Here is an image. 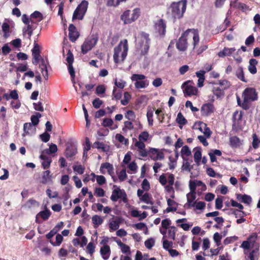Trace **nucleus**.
<instances>
[{
  "label": "nucleus",
  "instance_id": "nucleus-37",
  "mask_svg": "<svg viewBox=\"0 0 260 260\" xmlns=\"http://www.w3.org/2000/svg\"><path fill=\"white\" fill-rule=\"evenodd\" d=\"M116 242L123 253H130V248L128 245L123 243L120 240H117Z\"/></svg>",
  "mask_w": 260,
  "mask_h": 260
},
{
  "label": "nucleus",
  "instance_id": "nucleus-46",
  "mask_svg": "<svg viewBox=\"0 0 260 260\" xmlns=\"http://www.w3.org/2000/svg\"><path fill=\"white\" fill-rule=\"evenodd\" d=\"M41 116L42 115L40 113H37L36 115H32L30 118L31 121V123L34 126L38 125L39 122V118L41 117Z\"/></svg>",
  "mask_w": 260,
  "mask_h": 260
},
{
  "label": "nucleus",
  "instance_id": "nucleus-12",
  "mask_svg": "<svg viewBox=\"0 0 260 260\" xmlns=\"http://www.w3.org/2000/svg\"><path fill=\"white\" fill-rule=\"evenodd\" d=\"M214 111V107L211 103H206L203 104L201 108L202 115L207 117Z\"/></svg>",
  "mask_w": 260,
  "mask_h": 260
},
{
  "label": "nucleus",
  "instance_id": "nucleus-20",
  "mask_svg": "<svg viewBox=\"0 0 260 260\" xmlns=\"http://www.w3.org/2000/svg\"><path fill=\"white\" fill-rule=\"evenodd\" d=\"M236 199L240 202L249 205L252 202V198L247 194H236Z\"/></svg>",
  "mask_w": 260,
  "mask_h": 260
},
{
  "label": "nucleus",
  "instance_id": "nucleus-24",
  "mask_svg": "<svg viewBox=\"0 0 260 260\" xmlns=\"http://www.w3.org/2000/svg\"><path fill=\"white\" fill-rule=\"evenodd\" d=\"M49 170L43 171L42 174V179L40 182L43 184H46L49 181L51 180L52 175L50 174Z\"/></svg>",
  "mask_w": 260,
  "mask_h": 260
},
{
  "label": "nucleus",
  "instance_id": "nucleus-28",
  "mask_svg": "<svg viewBox=\"0 0 260 260\" xmlns=\"http://www.w3.org/2000/svg\"><path fill=\"white\" fill-rule=\"evenodd\" d=\"M230 145L232 148H238L242 145V142L238 137L233 136L230 138Z\"/></svg>",
  "mask_w": 260,
  "mask_h": 260
},
{
  "label": "nucleus",
  "instance_id": "nucleus-26",
  "mask_svg": "<svg viewBox=\"0 0 260 260\" xmlns=\"http://www.w3.org/2000/svg\"><path fill=\"white\" fill-rule=\"evenodd\" d=\"M91 221L94 229H97L104 222V220L101 216L98 215H93L91 217Z\"/></svg>",
  "mask_w": 260,
  "mask_h": 260
},
{
  "label": "nucleus",
  "instance_id": "nucleus-33",
  "mask_svg": "<svg viewBox=\"0 0 260 260\" xmlns=\"http://www.w3.org/2000/svg\"><path fill=\"white\" fill-rule=\"evenodd\" d=\"M93 148H96L98 149H102L103 152H107L109 151V146H107L103 142L96 141L93 144Z\"/></svg>",
  "mask_w": 260,
  "mask_h": 260
},
{
  "label": "nucleus",
  "instance_id": "nucleus-47",
  "mask_svg": "<svg viewBox=\"0 0 260 260\" xmlns=\"http://www.w3.org/2000/svg\"><path fill=\"white\" fill-rule=\"evenodd\" d=\"M253 141L252 142V145L254 149H257L259 147L260 143V140L258 138L256 134H253L252 135Z\"/></svg>",
  "mask_w": 260,
  "mask_h": 260
},
{
  "label": "nucleus",
  "instance_id": "nucleus-45",
  "mask_svg": "<svg viewBox=\"0 0 260 260\" xmlns=\"http://www.w3.org/2000/svg\"><path fill=\"white\" fill-rule=\"evenodd\" d=\"M231 6L240 10H244L247 8L246 5L244 3L238 2L237 1L234 2L233 3H231Z\"/></svg>",
  "mask_w": 260,
  "mask_h": 260
},
{
  "label": "nucleus",
  "instance_id": "nucleus-10",
  "mask_svg": "<svg viewBox=\"0 0 260 260\" xmlns=\"http://www.w3.org/2000/svg\"><path fill=\"white\" fill-rule=\"evenodd\" d=\"M192 82L188 81L185 82L182 85V88L183 89V92L185 95L188 96H191L196 95L197 93L198 89L196 87L193 86L190 83Z\"/></svg>",
  "mask_w": 260,
  "mask_h": 260
},
{
  "label": "nucleus",
  "instance_id": "nucleus-34",
  "mask_svg": "<svg viewBox=\"0 0 260 260\" xmlns=\"http://www.w3.org/2000/svg\"><path fill=\"white\" fill-rule=\"evenodd\" d=\"M34 23H31L30 24H28L27 26V28L26 29H23V35H25V34H27L28 35V39L30 40H31V37L32 35V31L34 30L35 29L36 26H34Z\"/></svg>",
  "mask_w": 260,
  "mask_h": 260
},
{
  "label": "nucleus",
  "instance_id": "nucleus-27",
  "mask_svg": "<svg viewBox=\"0 0 260 260\" xmlns=\"http://www.w3.org/2000/svg\"><path fill=\"white\" fill-rule=\"evenodd\" d=\"M40 68H41V73L44 76V78L46 80H48V73L47 67V63L45 62L44 58H42V60L41 63L39 65Z\"/></svg>",
  "mask_w": 260,
  "mask_h": 260
},
{
  "label": "nucleus",
  "instance_id": "nucleus-51",
  "mask_svg": "<svg viewBox=\"0 0 260 260\" xmlns=\"http://www.w3.org/2000/svg\"><path fill=\"white\" fill-rule=\"evenodd\" d=\"M131 98V95L128 92H125L124 93V99L121 100V103L123 106H126L128 103L129 100Z\"/></svg>",
  "mask_w": 260,
  "mask_h": 260
},
{
  "label": "nucleus",
  "instance_id": "nucleus-44",
  "mask_svg": "<svg viewBox=\"0 0 260 260\" xmlns=\"http://www.w3.org/2000/svg\"><path fill=\"white\" fill-rule=\"evenodd\" d=\"M2 30L4 33V37L7 38L10 36V25L8 23L4 22L3 24Z\"/></svg>",
  "mask_w": 260,
  "mask_h": 260
},
{
  "label": "nucleus",
  "instance_id": "nucleus-17",
  "mask_svg": "<svg viewBox=\"0 0 260 260\" xmlns=\"http://www.w3.org/2000/svg\"><path fill=\"white\" fill-rule=\"evenodd\" d=\"M186 196L187 203L185 205L184 207L187 208L194 207L196 204V202L194 201L196 199V193H188Z\"/></svg>",
  "mask_w": 260,
  "mask_h": 260
},
{
  "label": "nucleus",
  "instance_id": "nucleus-30",
  "mask_svg": "<svg viewBox=\"0 0 260 260\" xmlns=\"http://www.w3.org/2000/svg\"><path fill=\"white\" fill-rule=\"evenodd\" d=\"M249 64L248 66V70L250 73L252 74H254L257 72V69L256 68V66L257 65L258 62L254 58H251L249 60Z\"/></svg>",
  "mask_w": 260,
  "mask_h": 260
},
{
  "label": "nucleus",
  "instance_id": "nucleus-39",
  "mask_svg": "<svg viewBox=\"0 0 260 260\" xmlns=\"http://www.w3.org/2000/svg\"><path fill=\"white\" fill-rule=\"evenodd\" d=\"M120 223V222L119 220H115L110 222L109 223L110 232L117 230L119 227Z\"/></svg>",
  "mask_w": 260,
  "mask_h": 260
},
{
  "label": "nucleus",
  "instance_id": "nucleus-35",
  "mask_svg": "<svg viewBox=\"0 0 260 260\" xmlns=\"http://www.w3.org/2000/svg\"><path fill=\"white\" fill-rule=\"evenodd\" d=\"M194 153L193 157L194 161L199 164L202 158V152L200 147H196L194 149Z\"/></svg>",
  "mask_w": 260,
  "mask_h": 260
},
{
  "label": "nucleus",
  "instance_id": "nucleus-64",
  "mask_svg": "<svg viewBox=\"0 0 260 260\" xmlns=\"http://www.w3.org/2000/svg\"><path fill=\"white\" fill-rule=\"evenodd\" d=\"M222 239V236L219 234L218 233H215L213 235V240L214 242L216 243L217 246H219L220 245L221 240Z\"/></svg>",
  "mask_w": 260,
  "mask_h": 260
},
{
  "label": "nucleus",
  "instance_id": "nucleus-15",
  "mask_svg": "<svg viewBox=\"0 0 260 260\" xmlns=\"http://www.w3.org/2000/svg\"><path fill=\"white\" fill-rule=\"evenodd\" d=\"M77 153V150L76 147L74 145L70 144L67 147L64 154L66 157L71 160L73 159V157Z\"/></svg>",
  "mask_w": 260,
  "mask_h": 260
},
{
  "label": "nucleus",
  "instance_id": "nucleus-43",
  "mask_svg": "<svg viewBox=\"0 0 260 260\" xmlns=\"http://www.w3.org/2000/svg\"><path fill=\"white\" fill-rule=\"evenodd\" d=\"M257 237L258 235L256 233H253L250 235H249L247 238V240L251 245L252 247L254 246V243H255L257 239Z\"/></svg>",
  "mask_w": 260,
  "mask_h": 260
},
{
  "label": "nucleus",
  "instance_id": "nucleus-57",
  "mask_svg": "<svg viewBox=\"0 0 260 260\" xmlns=\"http://www.w3.org/2000/svg\"><path fill=\"white\" fill-rule=\"evenodd\" d=\"M74 58L73 53L70 50H69L67 54L66 61L68 62V64H73Z\"/></svg>",
  "mask_w": 260,
  "mask_h": 260
},
{
  "label": "nucleus",
  "instance_id": "nucleus-18",
  "mask_svg": "<svg viewBox=\"0 0 260 260\" xmlns=\"http://www.w3.org/2000/svg\"><path fill=\"white\" fill-rule=\"evenodd\" d=\"M100 253L102 258L105 259H108L111 254V249L109 245H104L100 249Z\"/></svg>",
  "mask_w": 260,
  "mask_h": 260
},
{
  "label": "nucleus",
  "instance_id": "nucleus-56",
  "mask_svg": "<svg viewBox=\"0 0 260 260\" xmlns=\"http://www.w3.org/2000/svg\"><path fill=\"white\" fill-rule=\"evenodd\" d=\"M91 145L89 139L86 137L85 138V145L84 148L83 156L87 155V152L90 149Z\"/></svg>",
  "mask_w": 260,
  "mask_h": 260
},
{
  "label": "nucleus",
  "instance_id": "nucleus-1",
  "mask_svg": "<svg viewBox=\"0 0 260 260\" xmlns=\"http://www.w3.org/2000/svg\"><path fill=\"white\" fill-rule=\"evenodd\" d=\"M192 39L193 49H196L199 44L200 38L198 31L194 29H188L181 34V37L176 42V48L180 51H185L188 47L187 41Z\"/></svg>",
  "mask_w": 260,
  "mask_h": 260
},
{
  "label": "nucleus",
  "instance_id": "nucleus-58",
  "mask_svg": "<svg viewBox=\"0 0 260 260\" xmlns=\"http://www.w3.org/2000/svg\"><path fill=\"white\" fill-rule=\"evenodd\" d=\"M208 48V46L206 44H202L199 47H197V45L196 46V49H193L196 50L197 53L199 55L202 53L204 51H205Z\"/></svg>",
  "mask_w": 260,
  "mask_h": 260
},
{
  "label": "nucleus",
  "instance_id": "nucleus-59",
  "mask_svg": "<svg viewBox=\"0 0 260 260\" xmlns=\"http://www.w3.org/2000/svg\"><path fill=\"white\" fill-rule=\"evenodd\" d=\"M125 117L129 120H134L136 118V115L133 111L128 110L125 114Z\"/></svg>",
  "mask_w": 260,
  "mask_h": 260
},
{
  "label": "nucleus",
  "instance_id": "nucleus-6",
  "mask_svg": "<svg viewBox=\"0 0 260 260\" xmlns=\"http://www.w3.org/2000/svg\"><path fill=\"white\" fill-rule=\"evenodd\" d=\"M143 74H133L131 79L132 81H135V86L137 89L144 88L149 85V81Z\"/></svg>",
  "mask_w": 260,
  "mask_h": 260
},
{
  "label": "nucleus",
  "instance_id": "nucleus-62",
  "mask_svg": "<svg viewBox=\"0 0 260 260\" xmlns=\"http://www.w3.org/2000/svg\"><path fill=\"white\" fill-rule=\"evenodd\" d=\"M73 169L75 172L79 174H83L84 172L85 168L82 165L73 166Z\"/></svg>",
  "mask_w": 260,
  "mask_h": 260
},
{
  "label": "nucleus",
  "instance_id": "nucleus-49",
  "mask_svg": "<svg viewBox=\"0 0 260 260\" xmlns=\"http://www.w3.org/2000/svg\"><path fill=\"white\" fill-rule=\"evenodd\" d=\"M181 156L183 157L184 155L189 156L191 155V151L188 146L185 145L182 147L181 151Z\"/></svg>",
  "mask_w": 260,
  "mask_h": 260
},
{
  "label": "nucleus",
  "instance_id": "nucleus-54",
  "mask_svg": "<svg viewBox=\"0 0 260 260\" xmlns=\"http://www.w3.org/2000/svg\"><path fill=\"white\" fill-rule=\"evenodd\" d=\"M62 240H63V237L61 235L58 234L56 236V242H52L51 241H50V242L53 246H59L61 244Z\"/></svg>",
  "mask_w": 260,
  "mask_h": 260
},
{
  "label": "nucleus",
  "instance_id": "nucleus-55",
  "mask_svg": "<svg viewBox=\"0 0 260 260\" xmlns=\"http://www.w3.org/2000/svg\"><path fill=\"white\" fill-rule=\"evenodd\" d=\"M147 118L148 122V124L149 125L151 126L153 125V111L151 110H149L147 111Z\"/></svg>",
  "mask_w": 260,
  "mask_h": 260
},
{
  "label": "nucleus",
  "instance_id": "nucleus-32",
  "mask_svg": "<svg viewBox=\"0 0 260 260\" xmlns=\"http://www.w3.org/2000/svg\"><path fill=\"white\" fill-rule=\"evenodd\" d=\"M140 199L146 204H149L151 205L154 204L152 196L148 192H145Z\"/></svg>",
  "mask_w": 260,
  "mask_h": 260
},
{
  "label": "nucleus",
  "instance_id": "nucleus-16",
  "mask_svg": "<svg viewBox=\"0 0 260 260\" xmlns=\"http://www.w3.org/2000/svg\"><path fill=\"white\" fill-rule=\"evenodd\" d=\"M155 28L160 35H164L166 32V24L162 19H160L155 23Z\"/></svg>",
  "mask_w": 260,
  "mask_h": 260
},
{
  "label": "nucleus",
  "instance_id": "nucleus-8",
  "mask_svg": "<svg viewBox=\"0 0 260 260\" xmlns=\"http://www.w3.org/2000/svg\"><path fill=\"white\" fill-rule=\"evenodd\" d=\"M115 189L112 191V195L110 197L111 200L113 202H116L119 199H121L122 201L126 203L127 202V194L124 189H121L116 185H114Z\"/></svg>",
  "mask_w": 260,
  "mask_h": 260
},
{
  "label": "nucleus",
  "instance_id": "nucleus-40",
  "mask_svg": "<svg viewBox=\"0 0 260 260\" xmlns=\"http://www.w3.org/2000/svg\"><path fill=\"white\" fill-rule=\"evenodd\" d=\"M177 231V228L175 226H171L170 227V229L168 231V238L175 240L176 233Z\"/></svg>",
  "mask_w": 260,
  "mask_h": 260
},
{
  "label": "nucleus",
  "instance_id": "nucleus-7",
  "mask_svg": "<svg viewBox=\"0 0 260 260\" xmlns=\"http://www.w3.org/2000/svg\"><path fill=\"white\" fill-rule=\"evenodd\" d=\"M99 38L97 35H92L90 38L86 39L81 46V52L83 54L87 53L95 45Z\"/></svg>",
  "mask_w": 260,
  "mask_h": 260
},
{
  "label": "nucleus",
  "instance_id": "nucleus-52",
  "mask_svg": "<svg viewBox=\"0 0 260 260\" xmlns=\"http://www.w3.org/2000/svg\"><path fill=\"white\" fill-rule=\"evenodd\" d=\"M121 92H117L116 87H114L112 92V99H115L116 101H118L121 98Z\"/></svg>",
  "mask_w": 260,
  "mask_h": 260
},
{
  "label": "nucleus",
  "instance_id": "nucleus-4",
  "mask_svg": "<svg viewBox=\"0 0 260 260\" xmlns=\"http://www.w3.org/2000/svg\"><path fill=\"white\" fill-rule=\"evenodd\" d=\"M140 13V9L138 8L134 9L132 12L129 10H127L121 15L120 19L124 24H131L138 19Z\"/></svg>",
  "mask_w": 260,
  "mask_h": 260
},
{
  "label": "nucleus",
  "instance_id": "nucleus-50",
  "mask_svg": "<svg viewBox=\"0 0 260 260\" xmlns=\"http://www.w3.org/2000/svg\"><path fill=\"white\" fill-rule=\"evenodd\" d=\"M236 75L237 77L241 81L245 82H247L246 80L244 77V73L242 67H239L238 69Z\"/></svg>",
  "mask_w": 260,
  "mask_h": 260
},
{
  "label": "nucleus",
  "instance_id": "nucleus-13",
  "mask_svg": "<svg viewBox=\"0 0 260 260\" xmlns=\"http://www.w3.org/2000/svg\"><path fill=\"white\" fill-rule=\"evenodd\" d=\"M69 31V40L72 42H75L79 37V33L74 24H70Z\"/></svg>",
  "mask_w": 260,
  "mask_h": 260
},
{
  "label": "nucleus",
  "instance_id": "nucleus-61",
  "mask_svg": "<svg viewBox=\"0 0 260 260\" xmlns=\"http://www.w3.org/2000/svg\"><path fill=\"white\" fill-rule=\"evenodd\" d=\"M102 169H106L108 170V172L110 173L111 171L113 170V165L109 162L103 163L101 165L100 170L102 171Z\"/></svg>",
  "mask_w": 260,
  "mask_h": 260
},
{
  "label": "nucleus",
  "instance_id": "nucleus-29",
  "mask_svg": "<svg viewBox=\"0 0 260 260\" xmlns=\"http://www.w3.org/2000/svg\"><path fill=\"white\" fill-rule=\"evenodd\" d=\"M175 153V158H173L172 156L169 157V166L170 170H173L175 169L176 165L177 160L179 157V153L178 150H174Z\"/></svg>",
  "mask_w": 260,
  "mask_h": 260
},
{
  "label": "nucleus",
  "instance_id": "nucleus-38",
  "mask_svg": "<svg viewBox=\"0 0 260 260\" xmlns=\"http://www.w3.org/2000/svg\"><path fill=\"white\" fill-rule=\"evenodd\" d=\"M219 86L223 88L224 90L228 89L231 86L230 82L225 79L220 80L217 84Z\"/></svg>",
  "mask_w": 260,
  "mask_h": 260
},
{
  "label": "nucleus",
  "instance_id": "nucleus-63",
  "mask_svg": "<svg viewBox=\"0 0 260 260\" xmlns=\"http://www.w3.org/2000/svg\"><path fill=\"white\" fill-rule=\"evenodd\" d=\"M114 83L117 87L120 89H123L125 86L126 84V82L124 81L121 79L118 81L117 79H115Z\"/></svg>",
  "mask_w": 260,
  "mask_h": 260
},
{
  "label": "nucleus",
  "instance_id": "nucleus-48",
  "mask_svg": "<svg viewBox=\"0 0 260 260\" xmlns=\"http://www.w3.org/2000/svg\"><path fill=\"white\" fill-rule=\"evenodd\" d=\"M206 126V124L202 121L196 122L193 126V128L195 129H198L201 132H203V128H204Z\"/></svg>",
  "mask_w": 260,
  "mask_h": 260
},
{
  "label": "nucleus",
  "instance_id": "nucleus-41",
  "mask_svg": "<svg viewBox=\"0 0 260 260\" xmlns=\"http://www.w3.org/2000/svg\"><path fill=\"white\" fill-rule=\"evenodd\" d=\"M228 214H234L236 218L238 217H244V216L246 215L245 212L243 211H239L236 209H231L230 210V212H229Z\"/></svg>",
  "mask_w": 260,
  "mask_h": 260
},
{
  "label": "nucleus",
  "instance_id": "nucleus-19",
  "mask_svg": "<svg viewBox=\"0 0 260 260\" xmlns=\"http://www.w3.org/2000/svg\"><path fill=\"white\" fill-rule=\"evenodd\" d=\"M40 158L43 160L42 162V166L43 169L46 170L49 168L51 162H52L51 158L46 155L42 154L40 156Z\"/></svg>",
  "mask_w": 260,
  "mask_h": 260
},
{
  "label": "nucleus",
  "instance_id": "nucleus-36",
  "mask_svg": "<svg viewBox=\"0 0 260 260\" xmlns=\"http://www.w3.org/2000/svg\"><path fill=\"white\" fill-rule=\"evenodd\" d=\"M51 214V212L46 207L44 210L41 211L38 213V216H40V217L44 220H46L50 217Z\"/></svg>",
  "mask_w": 260,
  "mask_h": 260
},
{
  "label": "nucleus",
  "instance_id": "nucleus-21",
  "mask_svg": "<svg viewBox=\"0 0 260 260\" xmlns=\"http://www.w3.org/2000/svg\"><path fill=\"white\" fill-rule=\"evenodd\" d=\"M43 17L42 14L39 11H35L30 15V22L37 24V22H40L42 20Z\"/></svg>",
  "mask_w": 260,
  "mask_h": 260
},
{
  "label": "nucleus",
  "instance_id": "nucleus-53",
  "mask_svg": "<svg viewBox=\"0 0 260 260\" xmlns=\"http://www.w3.org/2000/svg\"><path fill=\"white\" fill-rule=\"evenodd\" d=\"M238 238L236 236L226 237L223 241V244L225 245L231 244L238 240Z\"/></svg>",
  "mask_w": 260,
  "mask_h": 260
},
{
  "label": "nucleus",
  "instance_id": "nucleus-23",
  "mask_svg": "<svg viewBox=\"0 0 260 260\" xmlns=\"http://www.w3.org/2000/svg\"><path fill=\"white\" fill-rule=\"evenodd\" d=\"M34 125L30 122L25 123L23 125V131L24 133L23 136H25L24 134L26 135H30L34 133L36 130V128L34 127Z\"/></svg>",
  "mask_w": 260,
  "mask_h": 260
},
{
  "label": "nucleus",
  "instance_id": "nucleus-25",
  "mask_svg": "<svg viewBox=\"0 0 260 260\" xmlns=\"http://www.w3.org/2000/svg\"><path fill=\"white\" fill-rule=\"evenodd\" d=\"M259 256V248H256L252 250L246 256V259L258 260Z\"/></svg>",
  "mask_w": 260,
  "mask_h": 260
},
{
  "label": "nucleus",
  "instance_id": "nucleus-60",
  "mask_svg": "<svg viewBox=\"0 0 260 260\" xmlns=\"http://www.w3.org/2000/svg\"><path fill=\"white\" fill-rule=\"evenodd\" d=\"M103 104V101L96 98L92 101V105L95 109L99 108Z\"/></svg>",
  "mask_w": 260,
  "mask_h": 260
},
{
  "label": "nucleus",
  "instance_id": "nucleus-5",
  "mask_svg": "<svg viewBox=\"0 0 260 260\" xmlns=\"http://www.w3.org/2000/svg\"><path fill=\"white\" fill-rule=\"evenodd\" d=\"M140 155L142 157H146L149 154L151 159L153 160H162L165 157V155L162 151L158 149L150 148L148 151H147L145 148L140 150Z\"/></svg>",
  "mask_w": 260,
  "mask_h": 260
},
{
  "label": "nucleus",
  "instance_id": "nucleus-11",
  "mask_svg": "<svg viewBox=\"0 0 260 260\" xmlns=\"http://www.w3.org/2000/svg\"><path fill=\"white\" fill-rule=\"evenodd\" d=\"M140 36L142 39H143L142 41H145L143 48L141 50L142 54L145 55L147 53L148 50L149 49V43L150 42L149 35L147 33L142 31L140 33Z\"/></svg>",
  "mask_w": 260,
  "mask_h": 260
},
{
  "label": "nucleus",
  "instance_id": "nucleus-14",
  "mask_svg": "<svg viewBox=\"0 0 260 260\" xmlns=\"http://www.w3.org/2000/svg\"><path fill=\"white\" fill-rule=\"evenodd\" d=\"M212 92L217 99H221L224 96V90L219 86L217 83H213Z\"/></svg>",
  "mask_w": 260,
  "mask_h": 260
},
{
  "label": "nucleus",
  "instance_id": "nucleus-2",
  "mask_svg": "<svg viewBox=\"0 0 260 260\" xmlns=\"http://www.w3.org/2000/svg\"><path fill=\"white\" fill-rule=\"evenodd\" d=\"M187 6V0H181L178 2H173L168 9L167 14L174 20L181 18L185 13Z\"/></svg>",
  "mask_w": 260,
  "mask_h": 260
},
{
  "label": "nucleus",
  "instance_id": "nucleus-9",
  "mask_svg": "<svg viewBox=\"0 0 260 260\" xmlns=\"http://www.w3.org/2000/svg\"><path fill=\"white\" fill-rule=\"evenodd\" d=\"M242 96L245 101L252 102L257 99V94L255 88L247 87L244 90Z\"/></svg>",
  "mask_w": 260,
  "mask_h": 260
},
{
  "label": "nucleus",
  "instance_id": "nucleus-42",
  "mask_svg": "<svg viewBox=\"0 0 260 260\" xmlns=\"http://www.w3.org/2000/svg\"><path fill=\"white\" fill-rule=\"evenodd\" d=\"M176 120L178 124L183 125L186 124L187 122V120L180 112L178 113Z\"/></svg>",
  "mask_w": 260,
  "mask_h": 260
},
{
  "label": "nucleus",
  "instance_id": "nucleus-31",
  "mask_svg": "<svg viewBox=\"0 0 260 260\" xmlns=\"http://www.w3.org/2000/svg\"><path fill=\"white\" fill-rule=\"evenodd\" d=\"M88 3L87 1L85 0H83L81 2V3L77 6L76 9V13L80 10L82 11V14H85L87 8H88Z\"/></svg>",
  "mask_w": 260,
  "mask_h": 260
},
{
  "label": "nucleus",
  "instance_id": "nucleus-3",
  "mask_svg": "<svg viewBox=\"0 0 260 260\" xmlns=\"http://www.w3.org/2000/svg\"><path fill=\"white\" fill-rule=\"evenodd\" d=\"M122 46L123 51L121 55V61H123L127 56L128 49V42L126 39H124L123 41H121L114 49L113 59L116 63L120 62L119 54L122 51Z\"/></svg>",
  "mask_w": 260,
  "mask_h": 260
},
{
  "label": "nucleus",
  "instance_id": "nucleus-22",
  "mask_svg": "<svg viewBox=\"0 0 260 260\" xmlns=\"http://www.w3.org/2000/svg\"><path fill=\"white\" fill-rule=\"evenodd\" d=\"M242 118V112H238V111H236L234 112L233 114V128H238L239 126V121H241Z\"/></svg>",
  "mask_w": 260,
  "mask_h": 260
}]
</instances>
